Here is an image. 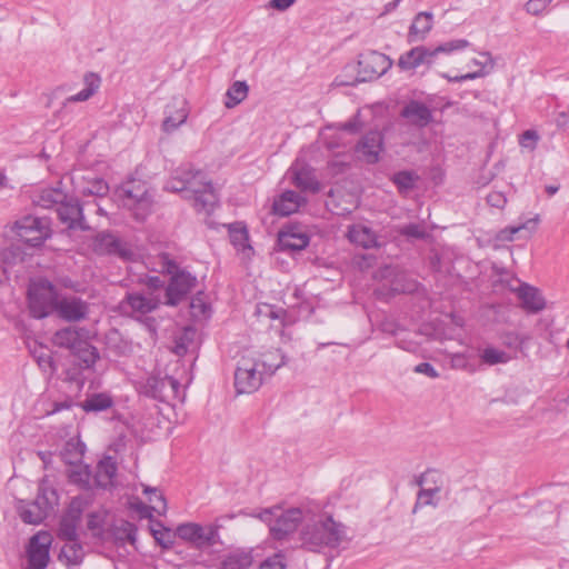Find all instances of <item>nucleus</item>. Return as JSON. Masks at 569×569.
<instances>
[{
  "label": "nucleus",
  "mask_w": 569,
  "mask_h": 569,
  "mask_svg": "<svg viewBox=\"0 0 569 569\" xmlns=\"http://www.w3.org/2000/svg\"><path fill=\"white\" fill-rule=\"evenodd\" d=\"M287 563L284 560V556L281 552L274 553L271 557H268L263 560L258 569H286Z\"/></svg>",
  "instance_id": "6e6d98bb"
},
{
  "label": "nucleus",
  "mask_w": 569,
  "mask_h": 569,
  "mask_svg": "<svg viewBox=\"0 0 569 569\" xmlns=\"http://www.w3.org/2000/svg\"><path fill=\"white\" fill-rule=\"evenodd\" d=\"M264 379L263 371L254 359L242 358L234 372V387L238 393L257 391Z\"/></svg>",
  "instance_id": "6e6552de"
},
{
  "label": "nucleus",
  "mask_w": 569,
  "mask_h": 569,
  "mask_svg": "<svg viewBox=\"0 0 569 569\" xmlns=\"http://www.w3.org/2000/svg\"><path fill=\"white\" fill-rule=\"evenodd\" d=\"M197 277L187 270L171 277L166 289V303L172 307L179 305L197 286Z\"/></svg>",
  "instance_id": "ddd939ff"
},
{
  "label": "nucleus",
  "mask_w": 569,
  "mask_h": 569,
  "mask_svg": "<svg viewBox=\"0 0 569 569\" xmlns=\"http://www.w3.org/2000/svg\"><path fill=\"white\" fill-rule=\"evenodd\" d=\"M433 26V14L429 11L419 12L409 27L408 41L425 40Z\"/></svg>",
  "instance_id": "cd10ccee"
},
{
  "label": "nucleus",
  "mask_w": 569,
  "mask_h": 569,
  "mask_svg": "<svg viewBox=\"0 0 569 569\" xmlns=\"http://www.w3.org/2000/svg\"><path fill=\"white\" fill-rule=\"evenodd\" d=\"M79 523H80V519L64 513L61 517V520L59 523L58 537L61 540H66V541L78 540L77 529H78Z\"/></svg>",
  "instance_id": "4c0bfd02"
},
{
  "label": "nucleus",
  "mask_w": 569,
  "mask_h": 569,
  "mask_svg": "<svg viewBox=\"0 0 569 569\" xmlns=\"http://www.w3.org/2000/svg\"><path fill=\"white\" fill-rule=\"evenodd\" d=\"M186 106L187 102L184 99L174 98L166 107V118L162 122L163 131L170 133L187 121L188 110Z\"/></svg>",
  "instance_id": "aec40b11"
},
{
  "label": "nucleus",
  "mask_w": 569,
  "mask_h": 569,
  "mask_svg": "<svg viewBox=\"0 0 569 569\" xmlns=\"http://www.w3.org/2000/svg\"><path fill=\"white\" fill-rule=\"evenodd\" d=\"M68 542L62 547L59 557L64 559L68 566H77L83 559L82 546L77 540Z\"/></svg>",
  "instance_id": "a19ab883"
},
{
  "label": "nucleus",
  "mask_w": 569,
  "mask_h": 569,
  "mask_svg": "<svg viewBox=\"0 0 569 569\" xmlns=\"http://www.w3.org/2000/svg\"><path fill=\"white\" fill-rule=\"evenodd\" d=\"M289 174L291 182L301 191L315 193L320 190V183L309 166L296 162L290 167Z\"/></svg>",
  "instance_id": "6ab92c4d"
},
{
  "label": "nucleus",
  "mask_w": 569,
  "mask_h": 569,
  "mask_svg": "<svg viewBox=\"0 0 569 569\" xmlns=\"http://www.w3.org/2000/svg\"><path fill=\"white\" fill-rule=\"evenodd\" d=\"M117 475V463L111 457H104L99 461L96 468V486L107 489L113 485Z\"/></svg>",
  "instance_id": "c756f323"
},
{
  "label": "nucleus",
  "mask_w": 569,
  "mask_h": 569,
  "mask_svg": "<svg viewBox=\"0 0 569 569\" xmlns=\"http://www.w3.org/2000/svg\"><path fill=\"white\" fill-rule=\"evenodd\" d=\"M70 482L78 485L82 489L90 488V470L88 466L77 465L69 472Z\"/></svg>",
  "instance_id": "de8ad7c7"
},
{
  "label": "nucleus",
  "mask_w": 569,
  "mask_h": 569,
  "mask_svg": "<svg viewBox=\"0 0 569 569\" xmlns=\"http://www.w3.org/2000/svg\"><path fill=\"white\" fill-rule=\"evenodd\" d=\"M249 87L246 81H236L227 90L224 106L228 109L234 108L242 102L248 96Z\"/></svg>",
  "instance_id": "ea45409f"
},
{
  "label": "nucleus",
  "mask_w": 569,
  "mask_h": 569,
  "mask_svg": "<svg viewBox=\"0 0 569 569\" xmlns=\"http://www.w3.org/2000/svg\"><path fill=\"white\" fill-rule=\"evenodd\" d=\"M470 46V42L466 39H453L432 48L435 57L440 53L450 54L456 51L465 50Z\"/></svg>",
  "instance_id": "8fccbe9b"
},
{
  "label": "nucleus",
  "mask_w": 569,
  "mask_h": 569,
  "mask_svg": "<svg viewBox=\"0 0 569 569\" xmlns=\"http://www.w3.org/2000/svg\"><path fill=\"white\" fill-rule=\"evenodd\" d=\"M487 202L490 207L503 209L507 204V197L501 191H492L487 196Z\"/></svg>",
  "instance_id": "e2e57ef3"
},
{
  "label": "nucleus",
  "mask_w": 569,
  "mask_h": 569,
  "mask_svg": "<svg viewBox=\"0 0 569 569\" xmlns=\"http://www.w3.org/2000/svg\"><path fill=\"white\" fill-rule=\"evenodd\" d=\"M347 236L350 242L365 249L376 248L379 246L378 237L375 231L361 223L349 227Z\"/></svg>",
  "instance_id": "c85d7f7f"
},
{
  "label": "nucleus",
  "mask_w": 569,
  "mask_h": 569,
  "mask_svg": "<svg viewBox=\"0 0 569 569\" xmlns=\"http://www.w3.org/2000/svg\"><path fill=\"white\" fill-rule=\"evenodd\" d=\"M88 303L77 297L57 300L54 308L59 317L70 322L84 319L88 315Z\"/></svg>",
  "instance_id": "a211bd4d"
},
{
  "label": "nucleus",
  "mask_w": 569,
  "mask_h": 569,
  "mask_svg": "<svg viewBox=\"0 0 569 569\" xmlns=\"http://www.w3.org/2000/svg\"><path fill=\"white\" fill-rule=\"evenodd\" d=\"M254 361L259 363V368L263 371L264 376H271L286 363V356L280 349H272L262 353Z\"/></svg>",
  "instance_id": "72a5a7b5"
},
{
  "label": "nucleus",
  "mask_w": 569,
  "mask_h": 569,
  "mask_svg": "<svg viewBox=\"0 0 569 569\" xmlns=\"http://www.w3.org/2000/svg\"><path fill=\"white\" fill-rule=\"evenodd\" d=\"M229 238L238 251L251 250L247 227L240 222L229 226Z\"/></svg>",
  "instance_id": "e433bc0d"
},
{
  "label": "nucleus",
  "mask_w": 569,
  "mask_h": 569,
  "mask_svg": "<svg viewBox=\"0 0 569 569\" xmlns=\"http://www.w3.org/2000/svg\"><path fill=\"white\" fill-rule=\"evenodd\" d=\"M177 535L182 540L192 542L200 547L202 526L197 522H186L177 527Z\"/></svg>",
  "instance_id": "79ce46f5"
},
{
  "label": "nucleus",
  "mask_w": 569,
  "mask_h": 569,
  "mask_svg": "<svg viewBox=\"0 0 569 569\" xmlns=\"http://www.w3.org/2000/svg\"><path fill=\"white\" fill-rule=\"evenodd\" d=\"M92 339L93 335L90 330L83 327L70 326L56 331L52 342L59 348L68 349L73 356Z\"/></svg>",
  "instance_id": "f8f14e48"
},
{
  "label": "nucleus",
  "mask_w": 569,
  "mask_h": 569,
  "mask_svg": "<svg viewBox=\"0 0 569 569\" xmlns=\"http://www.w3.org/2000/svg\"><path fill=\"white\" fill-rule=\"evenodd\" d=\"M436 478H440V476L437 472L429 470L417 479V485L420 486L421 489L417 495V501L412 509L413 513H416L420 507L437 506L438 500L436 497L441 491V483H438Z\"/></svg>",
  "instance_id": "4468645a"
},
{
  "label": "nucleus",
  "mask_w": 569,
  "mask_h": 569,
  "mask_svg": "<svg viewBox=\"0 0 569 569\" xmlns=\"http://www.w3.org/2000/svg\"><path fill=\"white\" fill-rule=\"evenodd\" d=\"M166 189L182 192L183 198L192 201L193 208L199 212L210 213L218 203V194L212 182L203 171L194 170L191 166L177 168Z\"/></svg>",
  "instance_id": "f257e3e1"
},
{
  "label": "nucleus",
  "mask_w": 569,
  "mask_h": 569,
  "mask_svg": "<svg viewBox=\"0 0 569 569\" xmlns=\"http://www.w3.org/2000/svg\"><path fill=\"white\" fill-rule=\"evenodd\" d=\"M113 405L112 398L107 393H94L81 402V408L87 412H99L109 409Z\"/></svg>",
  "instance_id": "58836bf2"
},
{
  "label": "nucleus",
  "mask_w": 569,
  "mask_h": 569,
  "mask_svg": "<svg viewBox=\"0 0 569 569\" xmlns=\"http://www.w3.org/2000/svg\"><path fill=\"white\" fill-rule=\"evenodd\" d=\"M152 535L156 541L164 548H168L172 545V540L170 539V532L168 529L157 530L152 529Z\"/></svg>",
  "instance_id": "338daca9"
},
{
  "label": "nucleus",
  "mask_w": 569,
  "mask_h": 569,
  "mask_svg": "<svg viewBox=\"0 0 569 569\" xmlns=\"http://www.w3.org/2000/svg\"><path fill=\"white\" fill-rule=\"evenodd\" d=\"M309 237L297 227H287L279 232V246L283 250L299 251L309 244Z\"/></svg>",
  "instance_id": "bb28decb"
},
{
  "label": "nucleus",
  "mask_w": 569,
  "mask_h": 569,
  "mask_svg": "<svg viewBox=\"0 0 569 569\" xmlns=\"http://www.w3.org/2000/svg\"><path fill=\"white\" fill-rule=\"evenodd\" d=\"M541 222V217L539 213H535L531 218H528L520 224H518L519 231H523L527 233V238H530L536 231Z\"/></svg>",
  "instance_id": "4d7b16f0"
},
{
  "label": "nucleus",
  "mask_w": 569,
  "mask_h": 569,
  "mask_svg": "<svg viewBox=\"0 0 569 569\" xmlns=\"http://www.w3.org/2000/svg\"><path fill=\"white\" fill-rule=\"evenodd\" d=\"M57 213L60 221L71 230H89L90 227L86 223L83 210L77 200L63 202L57 208Z\"/></svg>",
  "instance_id": "f3484780"
},
{
  "label": "nucleus",
  "mask_w": 569,
  "mask_h": 569,
  "mask_svg": "<svg viewBox=\"0 0 569 569\" xmlns=\"http://www.w3.org/2000/svg\"><path fill=\"white\" fill-rule=\"evenodd\" d=\"M418 283L405 274L397 276L391 282V290L395 293H411L417 290Z\"/></svg>",
  "instance_id": "3c124183"
},
{
  "label": "nucleus",
  "mask_w": 569,
  "mask_h": 569,
  "mask_svg": "<svg viewBox=\"0 0 569 569\" xmlns=\"http://www.w3.org/2000/svg\"><path fill=\"white\" fill-rule=\"evenodd\" d=\"M519 232L518 226H508L496 233L495 240L500 243L511 242Z\"/></svg>",
  "instance_id": "680f3d73"
},
{
  "label": "nucleus",
  "mask_w": 569,
  "mask_h": 569,
  "mask_svg": "<svg viewBox=\"0 0 569 569\" xmlns=\"http://www.w3.org/2000/svg\"><path fill=\"white\" fill-rule=\"evenodd\" d=\"M37 362L40 369L49 377H52L58 369L57 363L50 352H42L37 356Z\"/></svg>",
  "instance_id": "5fc2aeb1"
},
{
  "label": "nucleus",
  "mask_w": 569,
  "mask_h": 569,
  "mask_svg": "<svg viewBox=\"0 0 569 569\" xmlns=\"http://www.w3.org/2000/svg\"><path fill=\"white\" fill-rule=\"evenodd\" d=\"M480 358L483 363L489 366L507 363L511 359V357L507 352L493 347L485 348L480 355Z\"/></svg>",
  "instance_id": "49530a36"
},
{
  "label": "nucleus",
  "mask_w": 569,
  "mask_h": 569,
  "mask_svg": "<svg viewBox=\"0 0 569 569\" xmlns=\"http://www.w3.org/2000/svg\"><path fill=\"white\" fill-rule=\"evenodd\" d=\"M143 492L148 496V501L150 503L149 507L144 508L150 509L160 516L163 515L167 510V501L163 495L157 488L151 487H146Z\"/></svg>",
  "instance_id": "c03bdc74"
},
{
  "label": "nucleus",
  "mask_w": 569,
  "mask_h": 569,
  "mask_svg": "<svg viewBox=\"0 0 569 569\" xmlns=\"http://www.w3.org/2000/svg\"><path fill=\"white\" fill-rule=\"evenodd\" d=\"M158 263L161 267L162 272L170 274L171 277L179 274L180 272L186 271L184 269H180L179 264L173 260L169 253H161L158 257Z\"/></svg>",
  "instance_id": "864d4df0"
},
{
  "label": "nucleus",
  "mask_w": 569,
  "mask_h": 569,
  "mask_svg": "<svg viewBox=\"0 0 569 569\" xmlns=\"http://www.w3.org/2000/svg\"><path fill=\"white\" fill-rule=\"evenodd\" d=\"M96 250L101 253L117 254L122 259H130L132 252L119 238L111 233L99 234L96 239Z\"/></svg>",
  "instance_id": "a878e982"
},
{
  "label": "nucleus",
  "mask_w": 569,
  "mask_h": 569,
  "mask_svg": "<svg viewBox=\"0 0 569 569\" xmlns=\"http://www.w3.org/2000/svg\"><path fill=\"white\" fill-rule=\"evenodd\" d=\"M47 517L46 507H39L34 501L29 507L20 510V518L24 523L39 525Z\"/></svg>",
  "instance_id": "37998d69"
},
{
  "label": "nucleus",
  "mask_w": 569,
  "mask_h": 569,
  "mask_svg": "<svg viewBox=\"0 0 569 569\" xmlns=\"http://www.w3.org/2000/svg\"><path fill=\"white\" fill-rule=\"evenodd\" d=\"M401 233L407 237H412L417 239L425 238L426 232L419 224L409 223L401 229Z\"/></svg>",
  "instance_id": "69168bd1"
},
{
  "label": "nucleus",
  "mask_w": 569,
  "mask_h": 569,
  "mask_svg": "<svg viewBox=\"0 0 569 569\" xmlns=\"http://www.w3.org/2000/svg\"><path fill=\"white\" fill-rule=\"evenodd\" d=\"M233 518H234L233 515H224V516L216 518L214 521L211 522L210 525H208L206 527L202 526L200 547H202V546L211 547V546L219 543L220 542L219 530L223 527V521L231 520Z\"/></svg>",
  "instance_id": "f704fd0d"
},
{
  "label": "nucleus",
  "mask_w": 569,
  "mask_h": 569,
  "mask_svg": "<svg viewBox=\"0 0 569 569\" xmlns=\"http://www.w3.org/2000/svg\"><path fill=\"white\" fill-rule=\"evenodd\" d=\"M73 188L74 190L83 196H96V197H103L109 191L108 183L98 177H76L72 179Z\"/></svg>",
  "instance_id": "4be33fe9"
},
{
  "label": "nucleus",
  "mask_w": 569,
  "mask_h": 569,
  "mask_svg": "<svg viewBox=\"0 0 569 569\" xmlns=\"http://www.w3.org/2000/svg\"><path fill=\"white\" fill-rule=\"evenodd\" d=\"M382 146V134L379 131H370L357 143L356 153L360 160L373 164L379 161Z\"/></svg>",
  "instance_id": "dca6fc26"
},
{
  "label": "nucleus",
  "mask_w": 569,
  "mask_h": 569,
  "mask_svg": "<svg viewBox=\"0 0 569 569\" xmlns=\"http://www.w3.org/2000/svg\"><path fill=\"white\" fill-rule=\"evenodd\" d=\"M552 0H529L526 3V10L531 14L541 13Z\"/></svg>",
  "instance_id": "0e129e2a"
},
{
  "label": "nucleus",
  "mask_w": 569,
  "mask_h": 569,
  "mask_svg": "<svg viewBox=\"0 0 569 569\" xmlns=\"http://www.w3.org/2000/svg\"><path fill=\"white\" fill-rule=\"evenodd\" d=\"M17 236L32 247L41 246L51 236L50 220L36 216H24L13 226Z\"/></svg>",
  "instance_id": "423d86ee"
},
{
  "label": "nucleus",
  "mask_w": 569,
  "mask_h": 569,
  "mask_svg": "<svg viewBox=\"0 0 569 569\" xmlns=\"http://www.w3.org/2000/svg\"><path fill=\"white\" fill-rule=\"evenodd\" d=\"M87 500L82 497H74L70 501V505L66 511V515L73 516L74 518H78L81 520V515L87 506Z\"/></svg>",
  "instance_id": "bf43d9fd"
},
{
  "label": "nucleus",
  "mask_w": 569,
  "mask_h": 569,
  "mask_svg": "<svg viewBox=\"0 0 569 569\" xmlns=\"http://www.w3.org/2000/svg\"><path fill=\"white\" fill-rule=\"evenodd\" d=\"M301 547L311 552L338 548L347 540V528L326 513L310 515L306 512L299 533Z\"/></svg>",
  "instance_id": "f03ea898"
},
{
  "label": "nucleus",
  "mask_w": 569,
  "mask_h": 569,
  "mask_svg": "<svg viewBox=\"0 0 569 569\" xmlns=\"http://www.w3.org/2000/svg\"><path fill=\"white\" fill-rule=\"evenodd\" d=\"M305 515L306 512L299 508L283 510L280 507H272L263 509L258 517L269 527L273 539L282 540L297 530Z\"/></svg>",
  "instance_id": "7ed1b4c3"
},
{
  "label": "nucleus",
  "mask_w": 569,
  "mask_h": 569,
  "mask_svg": "<svg viewBox=\"0 0 569 569\" xmlns=\"http://www.w3.org/2000/svg\"><path fill=\"white\" fill-rule=\"evenodd\" d=\"M401 116L409 120L411 124L419 128L427 127L433 120L430 108L416 100H411L405 106L401 111Z\"/></svg>",
  "instance_id": "b1692460"
},
{
  "label": "nucleus",
  "mask_w": 569,
  "mask_h": 569,
  "mask_svg": "<svg viewBox=\"0 0 569 569\" xmlns=\"http://www.w3.org/2000/svg\"><path fill=\"white\" fill-rule=\"evenodd\" d=\"M418 179L412 171L403 170L396 172L391 181L397 186L400 193H407L415 188V183Z\"/></svg>",
  "instance_id": "a18cd8bd"
},
{
  "label": "nucleus",
  "mask_w": 569,
  "mask_h": 569,
  "mask_svg": "<svg viewBox=\"0 0 569 569\" xmlns=\"http://www.w3.org/2000/svg\"><path fill=\"white\" fill-rule=\"evenodd\" d=\"M74 363L66 370V380L82 387L86 381L84 372H96V366L100 361V352L91 340L73 355Z\"/></svg>",
  "instance_id": "0eeeda50"
},
{
  "label": "nucleus",
  "mask_w": 569,
  "mask_h": 569,
  "mask_svg": "<svg viewBox=\"0 0 569 569\" xmlns=\"http://www.w3.org/2000/svg\"><path fill=\"white\" fill-rule=\"evenodd\" d=\"M57 293L47 280L31 281L28 288L30 313L38 319L49 316L56 308Z\"/></svg>",
  "instance_id": "39448f33"
},
{
  "label": "nucleus",
  "mask_w": 569,
  "mask_h": 569,
  "mask_svg": "<svg viewBox=\"0 0 569 569\" xmlns=\"http://www.w3.org/2000/svg\"><path fill=\"white\" fill-rule=\"evenodd\" d=\"M179 381L170 376H150L142 387L146 396L168 403L179 397Z\"/></svg>",
  "instance_id": "9b49d317"
},
{
  "label": "nucleus",
  "mask_w": 569,
  "mask_h": 569,
  "mask_svg": "<svg viewBox=\"0 0 569 569\" xmlns=\"http://www.w3.org/2000/svg\"><path fill=\"white\" fill-rule=\"evenodd\" d=\"M83 83L84 88L78 93L68 97L63 102L64 106L70 102H83L93 97L101 86V78L94 72H87L83 76Z\"/></svg>",
  "instance_id": "2f4dec72"
},
{
  "label": "nucleus",
  "mask_w": 569,
  "mask_h": 569,
  "mask_svg": "<svg viewBox=\"0 0 569 569\" xmlns=\"http://www.w3.org/2000/svg\"><path fill=\"white\" fill-rule=\"evenodd\" d=\"M415 372L426 375L430 378H438L439 373L429 362H421L415 367Z\"/></svg>",
  "instance_id": "774afa93"
},
{
  "label": "nucleus",
  "mask_w": 569,
  "mask_h": 569,
  "mask_svg": "<svg viewBox=\"0 0 569 569\" xmlns=\"http://www.w3.org/2000/svg\"><path fill=\"white\" fill-rule=\"evenodd\" d=\"M470 64L477 67L478 69L475 72L483 71V77L488 74L495 67V60L489 52H480L479 59L473 58L470 61Z\"/></svg>",
  "instance_id": "603ef678"
},
{
  "label": "nucleus",
  "mask_w": 569,
  "mask_h": 569,
  "mask_svg": "<svg viewBox=\"0 0 569 569\" xmlns=\"http://www.w3.org/2000/svg\"><path fill=\"white\" fill-rule=\"evenodd\" d=\"M392 66V60L385 53L371 50L359 56L358 77L356 81H371L383 76Z\"/></svg>",
  "instance_id": "1a4fd4ad"
},
{
  "label": "nucleus",
  "mask_w": 569,
  "mask_h": 569,
  "mask_svg": "<svg viewBox=\"0 0 569 569\" xmlns=\"http://www.w3.org/2000/svg\"><path fill=\"white\" fill-rule=\"evenodd\" d=\"M539 140V134L535 130H526L519 139V143L522 148L535 150L537 148V142Z\"/></svg>",
  "instance_id": "052dcab7"
},
{
  "label": "nucleus",
  "mask_w": 569,
  "mask_h": 569,
  "mask_svg": "<svg viewBox=\"0 0 569 569\" xmlns=\"http://www.w3.org/2000/svg\"><path fill=\"white\" fill-rule=\"evenodd\" d=\"M253 563L250 550L237 549L227 553L218 569H249Z\"/></svg>",
  "instance_id": "7c9ffc66"
},
{
  "label": "nucleus",
  "mask_w": 569,
  "mask_h": 569,
  "mask_svg": "<svg viewBox=\"0 0 569 569\" xmlns=\"http://www.w3.org/2000/svg\"><path fill=\"white\" fill-rule=\"evenodd\" d=\"M86 445L80 440L79 437L70 438L61 450L62 460L70 465L77 466L81 463L84 456Z\"/></svg>",
  "instance_id": "473e14b6"
},
{
  "label": "nucleus",
  "mask_w": 569,
  "mask_h": 569,
  "mask_svg": "<svg viewBox=\"0 0 569 569\" xmlns=\"http://www.w3.org/2000/svg\"><path fill=\"white\" fill-rule=\"evenodd\" d=\"M516 292L522 308L527 312L538 313L546 308V301L537 288L522 283L517 288Z\"/></svg>",
  "instance_id": "5701e85b"
},
{
  "label": "nucleus",
  "mask_w": 569,
  "mask_h": 569,
  "mask_svg": "<svg viewBox=\"0 0 569 569\" xmlns=\"http://www.w3.org/2000/svg\"><path fill=\"white\" fill-rule=\"evenodd\" d=\"M159 299L154 297H146L141 293H128L121 302V309L130 310L132 313L147 315L159 307Z\"/></svg>",
  "instance_id": "412c9836"
},
{
  "label": "nucleus",
  "mask_w": 569,
  "mask_h": 569,
  "mask_svg": "<svg viewBox=\"0 0 569 569\" xmlns=\"http://www.w3.org/2000/svg\"><path fill=\"white\" fill-rule=\"evenodd\" d=\"M52 536L48 531H39L33 535L27 547V569H46L50 560V547Z\"/></svg>",
  "instance_id": "9d476101"
},
{
  "label": "nucleus",
  "mask_w": 569,
  "mask_h": 569,
  "mask_svg": "<svg viewBox=\"0 0 569 569\" xmlns=\"http://www.w3.org/2000/svg\"><path fill=\"white\" fill-rule=\"evenodd\" d=\"M67 199V194L60 188H44L33 199V203L50 209L57 208Z\"/></svg>",
  "instance_id": "c9c22d12"
},
{
  "label": "nucleus",
  "mask_w": 569,
  "mask_h": 569,
  "mask_svg": "<svg viewBox=\"0 0 569 569\" xmlns=\"http://www.w3.org/2000/svg\"><path fill=\"white\" fill-rule=\"evenodd\" d=\"M118 194L122 206L131 211L136 220L143 221L151 213L153 197L144 182L128 181L119 188Z\"/></svg>",
  "instance_id": "20e7f679"
},
{
  "label": "nucleus",
  "mask_w": 569,
  "mask_h": 569,
  "mask_svg": "<svg viewBox=\"0 0 569 569\" xmlns=\"http://www.w3.org/2000/svg\"><path fill=\"white\" fill-rule=\"evenodd\" d=\"M190 308L194 317H206L209 311V305L201 297V292L191 299Z\"/></svg>",
  "instance_id": "13d9d810"
},
{
  "label": "nucleus",
  "mask_w": 569,
  "mask_h": 569,
  "mask_svg": "<svg viewBox=\"0 0 569 569\" xmlns=\"http://www.w3.org/2000/svg\"><path fill=\"white\" fill-rule=\"evenodd\" d=\"M305 203V197L296 191L286 190L273 201L272 208L274 213L286 217L297 212Z\"/></svg>",
  "instance_id": "393cba45"
},
{
  "label": "nucleus",
  "mask_w": 569,
  "mask_h": 569,
  "mask_svg": "<svg viewBox=\"0 0 569 569\" xmlns=\"http://www.w3.org/2000/svg\"><path fill=\"white\" fill-rule=\"evenodd\" d=\"M57 492L54 489L40 487L37 498L34 502L39 507H46V512H49L53 509V506L57 503Z\"/></svg>",
  "instance_id": "09e8293b"
},
{
  "label": "nucleus",
  "mask_w": 569,
  "mask_h": 569,
  "mask_svg": "<svg viewBox=\"0 0 569 569\" xmlns=\"http://www.w3.org/2000/svg\"><path fill=\"white\" fill-rule=\"evenodd\" d=\"M435 53L431 48L417 46L402 53L397 62L401 71H416L419 67H430L435 62Z\"/></svg>",
  "instance_id": "2eb2a0df"
}]
</instances>
